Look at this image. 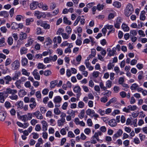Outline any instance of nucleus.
<instances>
[{
	"label": "nucleus",
	"instance_id": "nucleus-1",
	"mask_svg": "<svg viewBox=\"0 0 147 147\" xmlns=\"http://www.w3.org/2000/svg\"><path fill=\"white\" fill-rule=\"evenodd\" d=\"M134 11V7L132 5L129 3L124 10V14L127 17H129Z\"/></svg>",
	"mask_w": 147,
	"mask_h": 147
},
{
	"label": "nucleus",
	"instance_id": "nucleus-2",
	"mask_svg": "<svg viewBox=\"0 0 147 147\" xmlns=\"http://www.w3.org/2000/svg\"><path fill=\"white\" fill-rule=\"evenodd\" d=\"M8 92L11 94V95L9 97L11 100H17L18 98V96L16 94L17 93V91L16 90L11 89V90L9 91Z\"/></svg>",
	"mask_w": 147,
	"mask_h": 147
},
{
	"label": "nucleus",
	"instance_id": "nucleus-3",
	"mask_svg": "<svg viewBox=\"0 0 147 147\" xmlns=\"http://www.w3.org/2000/svg\"><path fill=\"white\" fill-rule=\"evenodd\" d=\"M11 69L13 70L18 69L20 66V63L18 60H15L11 64Z\"/></svg>",
	"mask_w": 147,
	"mask_h": 147
},
{
	"label": "nucleus",
	"instance_id": "nucleus-4",
	"mask_svg": "<svg viewBox=\"0 0 147 147\" xmlns=\"http://www.w3.org/2000/svg\"><path fill=\"white\" fill-rule=\"evenodd\" d=\"M131 90H137L138 92H141L143 90V88L139 87L138 84L135 83L133 84L130 87Z\"/></svg>",
	"mask_w": 147,
	"mask_h": 147
},
{
	"label": "nucleus",
	"instance_id": "nucleus-5",
	"mask_svg": "<svg viewBox=\"0 0 147 147\" xmlns=\"http://www.w3.org/2000/svg\"><path fill=\"white\" fill-rule=\"evenodd\" d=\"M62 100L61 97L59 96H55L54 98L53 101L55 104V106L57 107H59L60 105H57V104L60 103Z\"/></svg>",
	"mask_w": 147,
	"mask_h": 147
},
{
	"label": "nucleus",
	"instance_id": "nucleus-6",
	"mask_svg": "<svg viewBox=\"0 0 147 147\" xmlns=\"http://www.w3.org/2000/svg\"><path fill=\"white\" fill-rule=\"evenodd\" d=\"M34 15L38 19H40L42 17H44L46 16L45 13L41 12L38 11H35Z\"/></svg>",
	"mask_w": 147,
	"mask_h": 147
},
{
	"label": "nucleus",
	"instance_id": "nucleus-7",
	"mask_svg": "<svg viewBox=\"0 0 147 147\" xmlns=\"http://www.w3.org/2000/svg\"><path fill=\"white\" fill-rule=\"evenodd\" d=\"M33 115H34L37 119H43V117L39 111H36L35 112L33 113Z\"/></svg>",
	"mask_w": 147,
	"mask_h": 147
},
{
	"label": "nucleus",
	"instance_id": "nucleus-8",
	"mask_svg": "<svg viewBox=\"0 0 147 147\" xmlns=\"http://www.w3.org/2000/svg\"><path fill=\"white\" fill-rule=\"evenodd\" d=\"M32 74L36 80H40V76L37 69L34 70L32 72Z\"/></svg>",
	"mask_w": 147,
	"mask_h": 147
},
{
	"label": "nucleus",
	"instance_id": "nucleus-9",
	"mask_svg": "<svg viewBox=\"0 0 147 147\" xmlns=\"http://www.w3.org/2000/svg\"><path fill=\"white\" fill-rule=\"evenodd\" d=\"M96 53V50L95 49H91V53L90 54L88 57L87 58L88 60H89L90 59L94 57Z\"/></svg>",
	"mask_w": 147,
	"mask_h": 147
},
{
	"label": "nucleus",
	"instance_id": "nucleus-10",
	"mask_svg": "<svg viewBox=\"0 0 147 147\" xmlns=\"http://www.w3.org/2000/svg\"><path fill=\"white\" fill-rule=\"evenodd\" d=\"M121 22L120 18H118L116 20L115 23L114 24L115 27L117 29L120 28Z\"/></svg>",
	"mask_w": 147,
	"mask_h": 147
},
{
	"label": "nucleus",
	"instance_id": "nucleus-11",
	"mask_svg": "<svg viewBox=\"0 0 147 147\" xmlns=\"http://www.w3.org/2000/svg\"><path fill=\"white\" fill-rule=\"evenodd\" d=\"M20 3L22 5L24 8H25L27 7L29 5V0H24L23 1H20Z\"/></svg>",
	"mask_w": 147,
	"mask_h": 147
},
{
	"label": "nucleus",
	"instance_id": "nucleus-12",
	"mask_svg": "<svg viewBox=\"0 0 147 147\" xmlns=\"http://www.w3.org/2000/svg\"><path fill=\"white\" fill-rule=\"evenodd\" d=\"M11 89L10 88H7L5 91L3 92H0V93H1L2 95L5 98H6L8 97V94H10V93L8 92L9 91H10Z\"/></svg>",
	"mask_w": 147,
	"mask_h": 147
},
{
	"label": "nucleus",
	"instance_id": "nucleus-13",
	"mask_svg": "<svg viewBox=\"0 0 147 147\" xmlns=\"http://www.w3.org/2000/svg\"><path fill=\"white\" fill-rule=\"evenodd\" d=\"M116 48L115 47L113 48L112 49H110L109 51L108 55L109 56H114L116 53Z\"/></svg>",
	"mask_w": 147,
	"mask_h": 147
},
{
	"label": "nucleus",
	"instance_id": "nucleus-14",
	"mask_svg": "<svg viewBox=\"0 0 147 147\" xmlns=\"http://www.w3.org/2000/svg\"><path fill=\"white\" fill-rule=\"evenodd\" d=\"M23 102L22 101H20L16 102V106L18 109H22L23 107Z\"/></svg>",
	"mask_w": 147,
	"mask_h": 147
},
{
	"label": "nucleus",
	"instance_id": "nucleus-15",
	"mask_svg": "<svg viewBox=\"0 0 147 147\" xmlns=\"http://www.w3.org/2000/svg\"><path fill=\"white\" fill-rule=\"evenodd\" d=\"M6 116V114L5 112L2 111L0 112V121H4Z\"/></svg>",
	"mask_w": 147,
	"mask_h": 147
},
{
	"label": "nucleus",
	"instance_id": "nucleus-16",
	"mask_svg": "<svg viewBox=\"0 0 147 147\" xmlns=\"http://www.w3.org/2000/svg\"><path fill=\"white\" fill-rule=\"evenodd\" d=\"M81 90L80 87L78 86H75L74 88V91L75 92L78 93L77 94L78 96H80L81 95Z\"/></svg>",
	"mask_w": 147,
	"mask_h": 147
},
{
	"label": "nucleus",
	"instance_id": "nucleus-17",
	"mask_svg": "<svg viewBox=\"0 0 147 147\" xmlns=\"http://www.w3.org/2000/svg\"><path fill=\"white\" fill-rule=\"evenodd\" d=\"M123 133V131L121 129H119L117 132V133L115 134L113 136V138H117L119 137Z\"/></svg>",
	"mask_w": 147,
	"mask_h": 147
},
{
	"label": "nucleus",
	"instance_id": "nucleus-18",
	"mask_svg": "<svg viewBox=\"0 0 147 147\" xmlns=\"http://www.w3.org/2000/svg\"><path fill=\"white\" fill-rule=\"evenodd\" d=\"M38 2L36 1H33L30 4V9L31 10H34L37 7Z\"/></svg>",
	"mask_w": 147,
	"mask_h": 147
},
{
	"label": "nucleus",
	"instance_id": "nucleus-19",
	"mask_svg": "<svg viewBox=\"0 0 147 147\" xmlns=\"http://www.w3.org/2000/svg\"><path fill=\"white\" fill-rule=\"evenodd\" d=\"M27 43L25 45L26 47H28L31 46L34 41V40L32 38H28Z\"/></svg>",
	"mask_w": 147,
	"mask_h": 147
},
{
	"label": "nucleus",
	"instance_id": "nucleus-20",
	"mask_svg": "<svg viewBox=\"0 0 147 147\" xmlns=\"http://www.w3.org/2000/svg\"><path fill=\"white\" fill-rule=\"evenodd\" d=\"M109 124L111 127H115L117 125L116 121L115 119H111L109 121Z\"/></svg>",
	"mask_w": 147,
	"mask_h": 147
},
{
	"label": "nucleus",
	"instance_id": "nucleus-21",
	"mask_svg": "<svg viewBox=\"0 0 147 147\" xmlns=\"http://www.w3.org/2000/svg\"><path fill=\"white\" fill-rule=\"evenodd\" d=\"M4 80L5 81L6 84H9V82L11 81L12 80V78L9 76H7L4 78Z\"/></svg>",
	"mask_w": 147,
	"mask_h": 147
},
{
	"label": "nucleus",
	"instance_id": "nucleus-22",
	"mask_svg": "<svg viewBox=\"0 0 147 147\" xmlns=\"http://www.w3.org/2000/svg\"><path fill=\"white\" fill-rule=\"evenodd\" d=\"M18 94L20 97H22L26 94L27 92L24 89H21L19 91Z\"/></svg>",
	"mask_w": 147,
	"mask_h": 147
},
{
	"label": "nucleus",
	"instance_id": "nucleus-23",
	"mask_svg": "<svg viewBox=\"0 0 147 147\" xmlns=\"http://www.w3.org/2000/svg\"><path fill=\"white\" fill-rule=\"evenodd\" d=\"M27 35L25 33L21 32L20 34V39L21 40L26 39L27 38Z\"/></svg>",
	"mask_w": 147,
	"mask_h": 147
},
{
	"label": "nucleus",
	"instance_id": "nucleus-24",
	"mask_svg": "<svg viewBox=\"0 0 147 147\" xmlns=\"http://www.w3.org/2000/svg\"><path fill=\"white\" fill-rule=\"evenodd\" d=\"M117 100V99L116 98L114 97L112 98L106 103V105L107 106H109L111 103L115 102Z\"/></svg>",
	"mask_w": 147,
	"mask_h": 147
},
{
	"label": "nucleus",
	"instance_id": "nucleus-25",
	"mask_svg": "<svg viewBox=\"0 0 147 147\" xmlns=\"http://www.w3.org/2000/svg\"><path fill=\"white\" fill-rule=\"evenodd\" d=\"M86 112L87 115L91 116L92 115L95 114V112L94 110H92L89 109H88Z\"/></svg>",
	"mask_w": 147,
	"mask_h": 147
},
{
	"label": "nucleus",
	"instance_id": "nucleus-26",
	"mask_svg": "<svg viewBox=\"0 0 147 147\" xmlns=\"http://www.w3.org/2000/svg\"><path fill=\"white\" fill-rule=\"evenodd\" d=\"M58 83V81L57 80H54L50 82V88L52 89L54 88L55 86L57 85Z\"/></svg>",
	"mask_w": 147,
	"mask_h": 147
},
{
	"label": "nucleus",
	"instance_id": "nucleus-27",
	"mask_svg": "<svg viewBox=\"0 0 147 147\" xmlns=\"http://www.w3.org/2000/svg\"><path fill=\"white\" fill-rule=\"evenodd\" d=\"M76 112V111H74L71 109H69L67 111V113L72 117H74L75 116V113Z\"/></svg>",
	"mask_w": 147,
	"mask_h": 147
},
{
	"label": "nucleus",
	"instance_id": "nucleus-28",
	"mask_svg": "<svg viewBox=\"0 0 147 147\" xmlns=\"http://www.w3.org/2000/svg\"><path fill=\"white\" fill-rule=\"evenodd\" d=\"M42 128L43 130L44 131H46L47 130V122L45 121H42Z\"/></svg>",
	"mask_w": 147,
	"mask_h": 147
},
{
	"label": "nucleus",
	"instance_id": "nucleus-29",
	"mask_svg": "<svg viewBox=\"0 0 147 147\" xmlns=\"http://www.w3.org/2000/svg\"><path fill=\"white\" fill-rule=\"evenodd\" d=\"M65 122V120L61 119L58 120L57 123V125L59 126H61L64 125V123Z\"/></svg>",
	"mask_w": 147,
	"mask_h": 147
},
{
	"label": "nucleus",
	"instance_id": "nucleus-30",
	"mask_svg": "<svg viewBox=\"0 0 147 147\" xmlns=\"http://www.w3.org/2000/svg\"><path fill=\"white\" fill-rule=\"evenodd\" d=\"M28 49L25 47H22L20 49V53L21 55L25 54L27 52Z\"/></svg>",
	"mask_w": 147,
	"mask_h": 147
},
{
	"label": "nucleus",
	"instance_id": "nucleus-31",
	"mask_svg": "<svg viewBox=\"0 0 147 147\" xmlns=\"http://www.w3.org/2000/svg\"><path fill=\"white\" fill-rule=\"evenodd\" d=\"M11 28L12 29L16 30L19 28L18 24L15 22H13L11 24Z\"/></svg>",
	"mask_w": 147,
	"mask_h": 147
},
{
	"label": "nucleus",
	"instance_id": "nucleus-32",
	"mask_svg": "<svg viewBox=\"0 0 147 147\" xmlns=\"http://www.w3.org/2000/svg\"><path fill=\"white\" fill-rule=\"evenodd\" d=\"M145 12L144 11L141 12L140 16V20L144 21L145 20L146 17L145 15Z\"/></svg>",
	"mask_w": 147,
	"mask_h": 147
},
{
	"label": "nucleus",
	"instance_id": "nucleus-33",
	"mask_svg": "<svg viewBox=\"0 0 147 147\" xmlns=\"http://www.w3.org/2000/svg\"><path fill=\"white\" fill-rule=\"evenodd\" d=\"M21 81L20 80H17L15 83L16 87L19 89H21L22 87V86L21 85Z\"/></svg>",
	"mask_w": 147,
	"mask_h": 147
},
{
	"label": "nucleus",
	"instance_id": "nucleus-34",
	"mask_svg": "<svg viewBox=\"0 0 147 147\" xmlns=\"http://www.w3.org/2000/svg\"><path fill=\"white\" fill-rule=\"evenodd\" d=\"M21 62L22 65L23 66H25L27 65L28 61L27 58H22Z\"/></svg>",
	"mask_w": 147,
	"mask_h": 147
},
{
	"label": "nucleus",
	"instance_id": "nucleus-35",
	"mask_svg": "<svg viewBox=\"0 0 147 147\" xmlns=\"http://www.w3.org/2000/svg\"><path fill=\"white\" fill-rule=\"evenodd\" d=\"M113 5L115 7L117 8H120L121 6V3L117 1H115L113 3Z\"/></svg>",
	"mask_w": 147,
	"mask_h": 147
},
{
	"label": "nucleus",
	"instance_id": "nucleus-36",
	"mask_svg": "<svg viewBox=\"0 0 147 147\" xmlns=\"http://www.w3.org/2000/svg\"><path fill=\"white\" fill-rule=\"evenodd\" d=\"M9 14L7 11H3L0 12V16H3L6 18L8 17Z\"/></svg>",
	"mask_w": 147,
	"mask_h": 147
},
{
	"label": "nucleus",
	"instance_id": "nucleus-37",
	"mask_svg": "<svg viewBox=\"0 0 147 147\" xmlns=\"http://www.w3.org/2000/svg\"><path fill=\"white\" fill-rule=\"evenodd\" d=\"M121 27L124 31H128L129 30V27L125 24H122Z\"/></svg>",
	"mask_w": 147,
	"mask_h": 147
},
{
	"label": "nucleus",
	"instance_id": "nucleus-38",
	"mask_svg": "<svg viewBox=\"0 0 147 147\" xmlns=\"http://www.w3.org/2000/svg\"><path fill=\"white\" fill-rule=\"evenodd\" d=\"M42 27H43L45 29H49L50 27V25L47 24L46 22L45 21H44Z\"/></svg>",
	"mask_w": 147,
	"mask_h": 147
},
{
	"label": "nucleus",
	"instance_id": "nucleus-39",
	"mask_svg": "<svg viewBox=\"0 0 147 147\" xmlns=\"http://www.w3.org/2000/svg\"><path fill=\"white\" fill-rule=\"evenodd\" d=\"M20 118L21 120L24 122L28 120L27 117L26 115L20 116Z\"/></svg>",
	"mask_w": 147,
	"mask_h": 147
},
{
	"label": "nucleus",
	"instance_id": "nucleus-40",
	"mask_svg": "<svg viewBox=\"0 0 147 147\" xmlns=\"http://www.w3.org/2000/svg\"><path fill=\"white\" fill-rule=\"evenodd\" d=\"M33 21L34 19L32 18H28L26 20V24L27 25H29Z\"/></svg>",
	"mask_w": 147,
	"mask_h": 147
},
{
	"label": "nucleus",
	"instance_id": "nucleus-41",
	"mask_svg": "<svg viewBox=\"0 0 147 147\" xmlns=\"http://www.w3.org/2000/svg\"><path fill=\"white\" fill-rule=\"evenodd\" d=\"M22 72L23 75L28 76H29L30 74V72H28L26 70L24 69H22Z\"/></svg>",
	"mask_w": 147,
	"mask_h": 147
},
{
	"label": "nucleus",
	"instance_id": "nucleus-42",
	"mask_svg": "<svg viewBox=\"0 0 147 147\" xmlns=\"http://www.w3.org/2000/svg\"><path fill=\"white\" fill-rule=\"evenodd\" d=\"M63 20L64 23L68 24L69 25H70L71 24V21L68 20L66 17H64L63 18Z\"/></svg>",
	"mask_w": 147,
	"mask_h": 147
},
{
	"label": "nucleus",
	"instance_id": "nucleus-43",
	"mask_svg": "<svg viewBox=\"0 0 147 147\" xmlns=\"http://www.w3.org/2000/svg\"><path fill=\"white\" fill-rule=\"evenodd\" d=\"M108 29L112 31V32H114L115 31V29L113 28V25H106L105 26Z\"/></svg>",
	"mask_w": 147,
	"mask_h": 147
},
{
	"label": "nucleus",
	"instance_id": "nucleus-44",
	"mask_svg": "<svg viewBox=\"0 0 147 147\" xmlns=\"http://www.w3.org/2000/svg\"><path fill=\"white\" fill-rule=\"evenodd\" d=\"M137 34V32L136 30H131L130 31V36H136Z\"/></svg>",
	"mask_w": 147,
	"mask_h": 147
},
{
	"label": "nucleus",
	"instance_id": "nucleus-45",
	"mask_svg": "<svg viewBox=\"0 0 147 147\" xmlns=\"http://www.w3.org/2000/svg\"><path fill=\"white\" fill-rule=\"evenodd\" d=\"M36 33L37 35L42 34H43V32L42 31L41 28L38 27L36 28Z\"/></svg>",
	"mask_w": 147,
	"mask_h": 147
},
{
	"label": "nucleus",
	"instance_id": "nucleus-46",
	"mask_svg": "<svg viewBox=\"0 0 147 147\" xmlns=\"http://www.w3.org/2000/svg\"><path fill=\"white\" fill-rule=\"evenodd\" d=\"M20 73H16L15 74L14 76L12 78L13 80H15L16 79H18L20 76Z\"/></svg>",
	"mask_w": 147,
	"mask_h": 147
},
{
	"label": "nucleus",
	"instance_id": "nucleus-47",
	"mask_svg": "<svg viewBox=\"0 0 147 147\" xmlns=\"http://www.w3.org/2000/svg\"><path fill=\"white\" fill-rule=\"evenodd\" d=\"M5 107L7 109L10 108L11 105L9 101H6L4 104Z\"/></svg>",
	"mask_w": 147,
	"mask_h": 147
},
{
	"label": "nucleus",
	"instance_id": "nucleus-48",
	"mask_svg": "<svg viewBox=\"0 0 147 147\" xmlns=\"http://www.w3.org/2000/svg\"><path fill=\"white\" fill-rule=\"evenodd\" d=\"M13 41V39L11 37H9L8 38L7 42L9 45H11L12 44Z\"/></svg>",
	"mask_w": 147,
	"mask_h": 147
},
{
	"label": "nucleus",
	"instance_id": "nucleus-49",
	"mask_svg": "<svg viewBox=\"0 0 147 147\" xmlns=\"http://www.w3.org/2000/svg\"><path fill=\"white\" fill-rule=\"evenodd\" d=\"M67 136L68 137L73 138L75 137V135L73 132L71 131H69L67 134Z\"/></svg>",
	"mask_w": 147,
	"mask_h": 147
},
{
	"label": "nucleus",
	"instance_id": "nucleus-50",
	"mask_svg": "<svg viewBox=\"0 0 147 147\" xmlns=\"http://www.w3.org/2000/svg\"><path fill=\"white\" fill-rule=\"evenodd\" d=\"M85 113V111L84 109H83L81 111V112L79 115V117L80 119H82L84 117Z\"/></svg>",
	"mask_w": 147,
	"mask_h": 147
},
{
	"label": "nucleus",
	"instance_id": "nucleus-51",
	"mask_svg": "<svg viewBox=\"0 0 147 147\" xmlns=\"http://www.w3.org/2000/svg\"><path fill=\"white\" fill-rule=\"evenodd\" d=\"M102 94L103 95H106L108 97H109L110 96L111 94V92L110 91L106 90H105V91L104 92L102 93Z\"/></svg>",
	"mask_w": 147,
	"mask_h": 147
},
{
	"label": "nucleus",
	"instance_id": "nucleus-52",
	"mask_svg": "<svg viewBox=\"0 0 147 147\" xmlns=\"http://www.w3.org/2000/svg\"><path fill=\"white\" fill-rule=\"evenodd\" d=\"M108 98L107 96H104L100 98V101L104 103L106 102L108 100Z\"/></svg>",
	"mask_w": 147,
	"mask_h": 147
},
{
	"label": "nucleus",
	"instance_id": "nucleus-53",
	"mask_svg": "<svg viewBox=\"0 0 147 147\" xmlns=\"http://www.w3.org/2000/svg\"><path fill=\"white\" fill-rule=\"evenodd\" d=\"M54 112L55 114L57 115H59L61 113L59 109L57 108H56L54 109Z\"/></svg>",
	"mask_w": 147,
	"mask_h": 147
},
{
	"label": "nucleus",
	"instance_id": "nucleus-54",
	"mask_svg": "<svg viewBox=\"0 0 147 147\" xmlns=\"http://www.w3.org/2000/svg\"><path fill=\"white\" fill-rule=\"evenodd\" d=\"M100 86V88L104 90H105L107 89V88L104 86L102 82H100L99 84Z\"/></svg>",
	"mask_w": 147,
	"mask_h": 147
},
{
	"label": "nucleus",
	"instance_id": "nucleus-55",
	"mask_svg": "<svg viewBox=\"0 0 147 147\" xmlns=\"http://www.w3.org/2000/svg\"><path fill=\"white\" fill-rule=\"evenodd\" d=\"M32 103L30 104L29 106L31 109H33L35 108L36 105V102H32Z\"/></svg>",
	"mask_w": 147,
	"mask_h": 147
},
{
	"label": "nucleus",
	"instance_id": "nucleus-56",
	"mask_svg": "<svg viewBox=\"0 0 147 147\" xmlns=\"http://www.w3.org/2000/svg\"><path fill=\"white\" fill-rule=\"evenodd\" d=\"M100 72L98 71H94L92 73V76L94 78H97Z\"/></svg>",
	"mask_w": 147,
	"mask_h": 147
},
{
	"label": "nucleus",
	"instance_id": "nucleus-57",
	"mask_svg": "<svg viewBox=\"0 0 147 147\" xmlns=\"http://www.w3.org/2000/svg\"><path fill=\"white\" fill-rule=\"evenodd\" d=\"M50 60L54 62L56 61L57 59V57L56 55H55L53 56H50Z\"/></svg>",
	"mask_w": 147,
	"mask_h": 147
},
{
	"label": "nucleus",
	"instance_id": "nucleus-58",
	"mask_svg": "<svg viewBox=\"0 0 147 147\" xmlns=\"http://www.w3.org/2000/svg\"><path fill=\"white\" fill-rule=\"evenodd\" d=\"M113 89L114 92L115 93H117L119 91L120 88L119 87L117 86H115L114 87Z\"/></svg>",
	"mask_w": 147,
	"mask_h": 147
},
{
	"label": "nucleus",
	"instance_id": "nucleus-59",
	"mask_svg": "<svg viewBox=\"0 0 147 147\" xmlns=\"http://www.w3.org/2000/svg\"><path fill=\"white\" fill-rule=\"evenodd\" d=\"M104 6V5L103 4L101 5L100 4H99L97 5V9L98 11H100L103 9Z\"/></svg>",
	"mask_w": 147,
	"mask_h": 147
},
{
	"label": "nucleus",
	"instance_id": "nucleus-60",
	"mask_svg": "<svg viewBox=\"0 0 147 147\" xmlns=\"http://www.w3.org/2000/svg\"><path fill=\"white\" fill-rule=\"evenodd\" d=\"M61 35L63 38L64 39H67L69 37V34H67L66 33H62Z\"/></svg>",
	"mask_w": 147,
	"mask_h": 147
},
{
	"label": "nucleus",
	"instance_id": "nucleus-61",
	"mask_svg": "<svg viewBox=\"0 0 147 147\" xmlns=\"http://www.w3.org/2000/svg\"><path fill=\"white\" fill-rule=\"evenodd\" d=\"M45 65H44L42 63H39L37 66V68L39 69H43L45 68Z\"/></svg>",
	"mask_w": 147,
	"mask_h": 147
},
{
	"label": "nucleus",
	"instance_id": "nucleus-62",
	"mask_svg": "<svg viewBox=\"0 0 147 147\" xmlns=\"http://www.w3.org/2000/svg\"><path fill=\"white\" fill-rule=\"evenodd\" d=\"M112 82L110 80H108L106 82V86L108 88H110L112 86Z\"/></svg>",
	"mask_w": 147,
	"mask_h": 147
},
{
	"label": "nucleus",
	"instance_id": "nucleus-63",
	"mask_svg": "<svg viewBox=\"0 0 147 147\" xmlns=\"http://www.w3.org/2000/svg\"><path fill=\"white\" fill-rule=\"evenodd\" d=\"M84 106V103L82 101L79 102L78 104V107L80 108H83Z\"/></svg>",
	"mask_w": 147,
	"mask_h": 147
},
{
	"label": "nucleus",
	"instance_id": "nucleus-64",
	"mask_svg": "<svg viewBox=\"0 0 147 147\" xmlns=\"http://www.w3.org/2000/svg\"><path fill=\"white\" fill-rule=\"evenodd\" d=\"M24 86L27 88H30L31 87V84L30 81H27L24 84Z\"/></svg>",
	"mask_w": 147,
	"mask_h": 147
}]
</instances>
